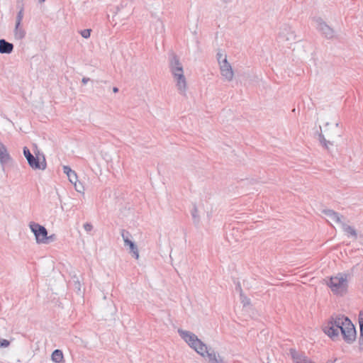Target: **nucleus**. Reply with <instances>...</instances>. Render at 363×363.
<instances>
[{"label": "nucleus", "mask_w": 363, "mask_h": 363, "mask_svg": "<svg viewBox=\"0 0 363 363\" xmlns=\"http://www.w3.org/2000/svg\"><path fill=\"white\" fill-rule=\"evenodd\" d=\"M181 337L198 354L210 363H220L216 352L203 343L196 335L187 331L179 330Z\"/></svg>", "instance_id": "f257e3e1"}, {"label": "nucleus", "mask_w": 363, "mask_h": 363, "mask_svg": "<svg viewBox=\"0 0 363 363\" xmlns=\"http://www.w3.org/2000/svg\"><path fill=\"white\" fill-rule=\"evenodd\" d=\"M350 275L338 272L325 279V283L331 293L336 296H343L349 289Z\"/></svg>", "instance_id": "f03ea898"}, {"label": "nucleus", "mask_w": 363, "mask_h": 363, "mask_svg": "<svg viewBox=\"0 0 363 363\" xmlns=\"http://www.w3.org/2000/svg\"><path fill=\"white\" fill-rule=\"evenodd\" d=\"M342 324L338 325V340L340 337L348 344L354 342L357 337V332L352 321L345 315H340V321Z\"/></svg>", "instance_id": "7ed1b4c3"}, {"label": "nucleus", "mask_w": 363, "mask_h": 363, "mask_svg": "<svg viewBox=\"0 0 363 363\" xmlns=\"http://www.w3.org/2000/svg\"><path fill=\"white\" fill-rule=\"evenodd\" d=\"M342 324L340 321V315L330 317L322 325V330L325 335L333 340H338V325Z\"/></svg>", "instance_id": "20e7f679"}, {"label": "nucleus", "mask_w": 363, "mask_h": 363, "mask_svg": "<svg viewBox=\"0 0 363 363\" xmlns=\"http://www.w3.org/2000/svg\"><path fill=\"white\" fill-rule=\"evenodd\" d=\"M174 62L172 65V71L177 79V85L181 91H184L186 86V79L183 74V69L178 60L174 57Z\"/></svg>", "instance_id": "39448f33"}, {"label": "nucleus", "mask_w": 363, "mask_h": 363, "mask_svg": "<svg viewBox=\"0 0 363 363\" xmlns=\"http://www.w3.org/2000/svg\"><path fill=\"white\" fill-rule=\"evenodd\" d=\"M218 60L220 63V69L222 76L228 81L233 78V71L231 65L228 62L226 56L222 53L218 54Z\"/></svg>", "instance_id": "423d86ee"}, {"label": "nucleus", "mask_w": 363, "mask_h": 363, "mask_svg": "<svg viewBox=\"0 0 363 363\" xmlns=\"http://www.w3.org/2000/svg\"><path fill=\"white\" fill-rule=\"evenodd\" d=\"M29 226L34 233L38 243H45L47 242L48 239V232L43 226L33 222L30 223Z\"/></svg>", "instance_id": "0eeeda50"}, {"label": "nucleus", "mask_w": 363, "mask_h": 363, "mask_svg": "<svg viewBox=\"0 0 363 363\" xmlns=\"http://www.w3.org/2000/svg\"><path fill=\"white\" fill-rule=\"evenodd\" d=\"M32 163L33 165H36L38 167H31L33 169H45L46 168L47 164L44 156L36 155V157L33 156V160H32Z\"/></svg>", "instance_id": "6e6552de"}, {"label": "nucleus", "mask_w": 363, "mask_h": 363, "mask_svg": "<svg viewBox=\"0 0 363 363\" xmlns=\"http://www.w3.org/2000/svg\"><path fill=\"white\" fill-rule=\"evenodd\" d=\"M291 354L294 363H306L311 360L308 359L302 353L291 350Z\"/></svg>", "instance_id": "1a4fd4ad"}, {"label": "nucleus", "mask_w": 363, "mask_h": 363, "mask_svg": "<svg viewBox=\"0 0 363 363\" xmlns=\"http://www.w3.org/2000/svg\"><path fill=\"white\" fill-rule=\"evenodd\" d=\"M64 172L68 177L69 180L71 183H72L74 186H77V176L74 171L72 170L70 167L67 166H65L63 167Z\"/></svg>", "instance_id": "9d476101"}, {"label": "nucleus", "mask_w": 363, "mask_h": 363, "mask_svg": "<svg viewBox=\"0 0 363 363\" xmlns=\"http://www.w3.org/2000/svg\"><path fill=\"white\" fill-rule=\"evenodd\" d=\"M13 46L4 40H0V52L1 53H11L13 50Z\"/></svg>", "instance_id": "9b49d317"}, {"label": "nucleus", "mask_w": 363, "mask_h": 363, "mask_svg": "<svg viewBox=\"0 0 363 363\" xmlns=\"http://www.w3.org/2000/svg\"><path fill=\"white\" fill-rule=\"evenodd\" d=\"M325 215L328 217L330 222L338 223L340 222V217L339 215L332 210L324 211Z\"/></svg>", "instance_id": "f8f14e48"}, {"label": "nucleus", "mask_w": 363, "mask_h": 363, "mask_svg": "<svg viewBox=\"0 0 363 363\" xmlns=\"http://www.w3.org/2000/svg\"><path fill=\"white\" fill-rule=\"evenodd\" d=\"M51 359L55 363H64V355L61 350H55L52 355Z\"/></svg>", "instance_id": "ddd939ff"}, {"label": "nucleus", "mask_w": 363, "mask_h": 363, "mask_svg": "<svg viewBox=\"0 0 363 363\" xmlns=\"http://www.w3.org/2000/svg\"><path fill=\"white\" fill-rule=\"evenodd\" d=\"M124 242H125V244L130 247V250L131 252L133 254V255L135 256V257L136 259H138L139 253H138V249L135 246L134 243L132 241H130V240H128V238H125Z\"/></svg>", "instance_id": "4468645a"}, {"label": "nucleus", "mask_w": 363, "mask_h": 363, "mask_svg": "<svg viewBox=\"0 0 363 363\" xmlns=\"http://www.w3.org/2000/svg\"><path fill=\"white\" fill-rule=\"evenodd\" d=\"M9 156L6 147L0 143V160L4 162L9 159Z\"/></svg>", "instance_id": "2eb2a0df"}, {"label": "nucleus", "mask_w": 363, "mask_h": 363, "mask_svg": "<svg viewBox=\"0 0 363 363\" xmlns=\"http://www.w3.org/2000/svg\"><path fill=\"white\" fill-rule=\"evenodd\" d=\"M23 154L26 157V158L28 160V162L30 167H36V165H33L32 163V160H33V155L30 153V150L27 147L23 148Z\"/></svg>", "instance_id": "dca6fc26"}, {"label": "nucleus", "mask_w": 363, "mask_h": 363, "mask_svg": "<svg viewBox=\"0 0 363 363\" xmlns=\"http://www.w3.org/2000/svg\"><path fill=\"white\" fill-rule=\"evenodd\" d=\"M24 35L25 32L23 29L21 27V25L19 26L18 30L16 28H15V36L16 38L21 39L24 37Z\"/></svg>", "instance_id": "f3484780"}, {"label": "nucleus", "mask_w": 363, "mask_h": 363, "mask_svg": "<svg viewBox=\"0 0 363 363\" xmlns=\"http://www.w3.org/2000/svg\"><path fill=\"white\" fill-rule=\"evenodd\" d=\"M23 17V9H21L17 15V21H16V28L17 29L18 28L19 26L21 25Z\"/></svg>", "instance_id": "a211bd4d"}, {"label": "nucleus", "mask_w": 363, "mask_h": 363, "mask_svg": "<svg viewBox=\"0 0 363 363\" xmlns=\"http://www.w3.org/2000/svg\"><path fill=\"white\" fill-rule=\"evenodd\" d=\"M91 30L89 29H85L81 32V35L82 37L87 38L90 36Z\"/></svg>", "instance_id": "6ab92c4d"}, {"label": "nucleus", "mask_w": 363, "mask_h": 363, "mask_svg": "<svg viewBox=\"0 0 363 363\" xmlns=\"http://www.w3.org/2000/svg\"><path fill=\"white\" fill-rule=\"evenodd\" d=\"M84 228L86 231L89 232L92 230L93 226L91 224L87 223L84 225Z\"/></svg>", "instance_id": "aec40b11"}, {"label": "nucleus", "mask_w": 363, "mask_h": 363, "mask_svg": "<svg viewBox=\"0 0 363 363\" xmlns=\"http://www.w3.org/2000/svg\"><path fill=\"white\" fill-rule=\"evenodd\" d=\"M9 345V342L6 340H0V347H7Z\"/></svg>", "instance_id": "412c9836"}, {"label": "nucleus", "mask_w": 363, "mask_h": 363, "mask_svg": "<svg viewBox=\"0 0 363 363\" xmlns=\"http://www.w3.org/2000/svg\"><path fill=\"white\" fill-rule=\"evenodd\" d=\"M345 230L350 235H355L354 230L353 229H352L350 227H347Z\"/></svg>", "instance_id": "4be33fe9"}, {"label": "nucleus", "mask_w": 363, "mask_h": 363, "mask_svg": "<svg viewBox=\"0 0 363 363\" xmlns=\"http://www.w3.org/2000/svg\"><path fill=\"white\" fill-rule=\"evenodd\" d=\"M359 325L361 326V324H363V312L359 313Z\"/></svg>", "instance_id": "5701e85b"}, {"label": "nucleus", "mask_w": 363, "mask_h": 363, "mask_svg": "<svg viewBox=\"0 0 363 363\" xmlns=\"http://www.w3.org/2000/svg\"><path fill=\"white\" fill-rule=\"evenodd\" d=\"M360 335H361V339L363 340V324H361V326H360Z\"/></svg>", "instance_id": "b1692460"}, {"label": "nucleus", "mask_w": 363, "mask_h": 363, "mask_svg": "<svg viewBox=\"0 0 363 363\" xmlns=\"http://www.w3.org/2000/svg\"><path fill=\"white\" fill-rule=\"evenodd\" d=\"M82 82L85 84L88 82V79H83Z\"/></svg>", "instance_id": "393cba45"}, {"label": "nucleus", "mask_w": 363, "mask_h": 363, "mask_svg": "<svg viewBox=\"0 0 363 363\" xmlns=\"http://www.w3.org/2000/svg\"><path fill=\"white\" fill-rule=\"evenodd\" d=\"M113 91L114 92H117L118 91V88H116V87L113 88Z\"/></svg>", "instance_id": "a878e982"}, {"label": "nucleus", "mask_w": 363, "mask_h": 363, "mask_svg": "<svg viewBox=\"0 0 363 363\" xmlns=\"http://www.w3.org/2000/svg\"><path fill=\"white\" fill-rule=\"evenodd\" d=\"M39 1H40V2H43V1H45V0H39Z\"/></svg>", "instance_id": "bb28decb"}]
</instances>
